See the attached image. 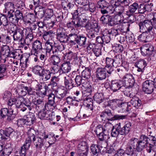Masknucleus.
I'll use <instances>...</instances> for the list:
<instances>
[{
	"label": "nucleus",
	"instance_id": "obj_41",
	"mask_svg": "<svg viewBox=\"0 0 156 156\" xmlns=\"http://www.w3.org/2000/svg\"><path fill=\"white\" fill-rule=\"evenodd\" d=\"M93 98L94 100L99 104L103 102L105 99L102 93H96L93 97Z\"/></svg>",
	"mask_w": 156,
	"mask_h": 156
},
{
	"label": "nucleus",
	"instance_id": "obj_32",
	"mask_svg": "<svg viewBox=\"0 0 156 156\" xmlns=\"http://www.w3.org/2000/svg\"><path fill=\"white\" fill-rule=\"evenodd\" d=\"M67 34L66 32H61L57 33L56 39L61 43H67Z\"/></svg>",
	"mask_w": 156,
	"mask_h": 156
},
{
	"label": "nucleus",
	"instance_id": "obj_9",
	"mask_svg": "<svg viewBox=\"0 0 156 156\" xmlns=\"http://www.w3.org/2000/svg\"><path fill=\"white\" fill-rule=\"evenodd\" d=\"M100 21L104 25L108 24V26H113L119 23H122V20H120L115 22L113 20L111 16L108 15H104L102 16L100 18Z\"/></svg>",
	"mask_w": 156,
	"mask_h": 156
},
{
	"label": "nucleus",
	"instance_id": "obj_30",
	"mask_svg": "<svg viewBox=\"0 0 156 156\" xmlns=\"http://www.w3.org/2000/svg\"><path fill=\"white\" fill-rule=\"evenodd\" d=\"M51 73L49 70L44 68L42 71H41L40 76L43 81H46L50 78Z\"/></svg>",
	"mask_w": 156,
	"mask_h": 156
},
{
	"label": "nucleus",
	"instance_id": "obj_27",
	"mask_svg": "<svg viewBox=\"0 0 156 156\" xmlns=\"http://www.w3.org/2000/svg\"><path fill=\"white\" fill-rule=\"evenodd\" d=\"M1 25L2 24L3 26L7 28L9 31L12 26H14L15 24L12 23L8 20V18L5 15H3L1 17Z\"/></svg>",
	"mask_w": 156,
	"mask_h": 156
},
{
	"label": "nucleus",
	"instance_id": "obj_45",
	"mask_svg": "<svg viewBox=\"0 0 156 156\" xmlns=\"http://www.w3.org/2000/svg\"><path fill=\"white\" fill-rule=\"evenodd\" d=\"M12 41L11 37L8 34H1V42L5 44H8L11 43Z\"/></svg>",
	"mask_w": 156,
	"mask_h": 156
},
{
	"label": "nucleus",
	"instance_id": "obj_49",
	"mask_svg": "<svg viewBox=\"0 0 156 156\" xmlns=\"http://www.w3.org/2000/svg\"><path fill=\"white\" fill-rule=\"evenodd\" d=\"M121 100L119 99H113L110 100L108 101V106H114L116 108L119 107V104L121 102Z\"/></svg>",
	"mask_w": 156,
	"mask_h": 156
},
{
	"label": "nucleus",
	"instance_id": "obj_44",
	"mask_svg": "<svg viewBox=\"0 0 156 156\" xmlns=\"http://www.w3.org/2000/svg\"><path fill=\"white\" fill-rule=\"evenodd\" d=\"M126 14L128 16L127 20L128 22L130 23H132L138 20L139 18H140V16H137L133 15L128 12H126Z\"/></svg>",
	"mask_w": 156,
	"mask_h": 156
},
{
	"label": "nucleus",
	"instance_id": "obj_20",
	"mask_svg": "<svg viewBox=\"0 0 156 156\" xmlns=\"http://www.w3.org/2000/svg\"><path fill=\"white\" fill-rule=\"evenodd\" d=\"M113 61L112 55L106 57L105 59V65L104 67L112 73L113 71V67L115 66Z\"/></svg>",
	"mask_w": 156,
	"mask_h": 156
},
{
	"label": "nucleus",
	"instance_id": "obj_64",
	"mask_svg": "<svg viewBox=\"0 0 156 156\" xmlns=\"http://www.w3.org/2000/svg\"><path fill=\"white\" fill-rule=\"evenodd\" d=\"M138 139L133 137L130 139L127 144L129 145L135 149L137 143Z\"/></svg>",
	"mask_w": 156,
	"mask_h": 156
},
{
	"label": "nucleus",
	"instance_id": "obj_52",
	"mask_svg": "<svg viewBox=\"0 0 156 156\" xmlns=\"http://www.w3.org/2000/svg\"><path fill=\"white\" fill-rule=\"evenodd\" d=\"M4 134L7 139L10 138V136L12 134L15 133L14 130L11 127H9L5 128L4 129H2Z\"/></svg>",
	"mask_w": 156,
	"mask_h": 156
},
{
	"label": "nucleus",
	"instance_id": "obj_7",
	"mask_svg": "<svg viewBox=\"0 0 156 156\" xmlns=\"http://www.w3.org/2000/svg\"><path fill=\"white\" fill-rule=\"evenodd\" d=\"M111 89L113 92L119 90L121 91H124L126 89V86H124V82L121 80H115L111 81L110 86Z\"/></svg>",
	"mask_w": 156,
	"mask_h": 156
},
{
	"label": "nucleus",
	"instance_id": "obj_25",
	"mask_svg": "<svg viewBox=\"0 0 156 156\" xmlns=\"http://www.w3.org/2000/svg\"><path fill=\"white\" fill-rule=\"evenodd\" d=\"M8 66L5 64L0 65V79L3 80L6 78L8 75Z\"/></svg>",
	"mask_w": 156,
	"mask_h": 156
},
{
	"label": "nucleus",
	"instance_id": "obj_58",
	"mask_svg": "<svg viewBox=\"0 0 156 156\" xmlns=\"http://www.w3.org/2000/svg\"><path fill=\"white\" fill-rule=\"evenodd\" d=\"M92 88L91 85L88 84L87 87H85L84 90L82 91L84 95L88 96L92 93Z\"/></svg>",
	"mask_w": 156,
	"mask_h": 156
},
{
	"label": "nucleus",
	"instance_id": "obj_62",
	"mask_svg": "<svg viewBox=\"0 0 156 156\" xmlns=\"http://www.w3.org/2000/svg\"><path fill=\"white\" fill-rule=\"evenodd\" d=\"M50 58L52 65L58 64L60 62V57L56 55H51Z\"/></svg>",
	"mask_w": 156,
	"mask_h": 156
},
{
	"label": "nucleus",
	"instance_id": "obj_31",
	"mask_svg": "<svg viewBox=\"0 0 156 156\" xmlns=\"http://www.w3.org/2000/svg\"><path fill=\"white\" fill-rule=\"evenodd\" d=\"M30 144L25 141V143L18 149V151L21 156H26L27 151L28 149Z\"/></svg>",
	"mask_w": 156,
	"mask_h": 156
},
{
	"label": "nucleus",
	"instance_id": "obj_3",
	"mask_svg": "<svg viewBox=\"0 0 156 156\" xmlns=\"http://www.w3.org/2000/svg\"><path fill=\"white\" fill-rule=\"evenodd\" d=\"M105 126L99 124L95 127L94 130L97 136L99 139L98 143L99 145H101V147L103 148L106 147L107 144L106 141L109 138L108 135L105 133L106 130L105 128Z\"/></svg>",
	"mask_w": 156,
	"mask_h": 156
},
{
	"label": "nucleus",
	"instance_id": "obj_22",
	"mask_svg": "<svg viewBox=\"0 0 156 156\" xmlns=\"http://www.w3.org/2000/svg\"><path fill=\"white\" fill-rule=\"evenodd\" d=\"M61 5L62 9L65 10L73 11L75 9H76L77 5L70 2H62L61 3Z\"/></svg>",
	"mask_w": 156,
	"mask_h": 156
},
{
	"label": "nucleus",
	"instance_id": "obj_11",
	"mask_svg": "<svg viewBox=\"0 0 156 156\" xmlns=\"http://www.w3.org/2000/svg\"><path fill=\"white\" fill-rule=\"evenodd\" d=\"M56 97L61 100L64 98L68 93L67 89L64 86H59L54 90Z\"/></svg>",
	"mask_w": 156,
	"mask_h": 156
},
{
	"label": "nucleus",
	"instance_id": "obj_36",
	"mask_svg": "<svg viewBox=\"0 0 156 156\" xmlns=\"http://www.w3.org/2000/svg\"><path fill=\"white\" fill-rule=\"evenodd\" d=\"M53 33L52 30L44 31L43 33V38L46 41H54L52 40Z\"/></svg>",
	"mask_w": 156,
	"mask_h": 156
},
{
	"label": "nucleus",
	"instance_id": "obj_40",
	"mask_svg": "<svg viewBox=\"0 0 156 156\" xmlns=\"http://www.w3.org/2000/svg\"><path fill=\"white\" fill-rule=\"evenodd\" d=\"M32 101L36 106V109L37 110L41 109L44 105V101L42 99H33Z\"/></svg>",
	"mask_w": 156,
	"mask_h": 156
},
{
	"label": "nucleus",
	"instance_id": "obj_48",
	"mask_svg": "<svg viewBox=\"0 0 156 156\" xmlns=\"http://www.w3.org/2000/svg\"><path fill=\"white\" fill-rule=\"evenodd\" d=\"M44 68L39 65H36L32 68V71L35 74L39 76L41 74V71L44 69Z\"/></svg>",
	"mask_w": 156,
	"mask_h": 156
},
{
	"label": "nucleus",
	"instance_id": "obj_4",
	"mask_svg": "<svg viewBox=\"0 0 156 156\" xmlns=\"http://www.w3.org/2000/svg\"><path fill=\"white\" fill-rule=\"evenodd\" d=\"M25 118H26L20 119L18 120L17 124L19 126H30L36 122V115L34 113L29 112Z\"/></svg>",
	"mask_w": 156,
	"mask_h": 156
},
{
	"label": "nucleus",
	"instance_id": "obj_14",
	"mask_svg": "<svg viewBox=\"0 0 156 156\" xmlns=\"http://www.w3.org/2000/svg\"><path fill=\"white\" fill-rule=\"evenodd\" d=\"M154 88L152 80H147L143 83V90L146 93L151 94L153 91Z\"/></svg>",
	"mask_w": 156,
	"mask_h": 156
},
{
	"label": "nucleus",
	"instance_id": "obj_15",
	"mask_svg": "<svg viewBox=\"0 0 156 156\" xmlns=\"http://www.w3.org/2000/svg\"><path fill=\"white\" fill-rule=\"evenodd\" d=\"M142 32V33L137 37L138 40L141 42L146 43L151 41L154 38L153 34H151L149 32Z\"/></svg>",
	"mask_w": 156,
	"mask_h": 156
},
{
	"label": "nucleus",
	"instance_id": "obj_26",
	"mask_svg": "<svg viewBox=\"0 0 156 156\" xmlns=\"http://www.w3.org/2000/svg\"><path fill=\"white\" fill-rule=\"evenodd\" d=\"M5 13L7 12L8 14L14 12L15 5L13 2H7L4 4Z\"/></svg>",
	"mask_w": 156,
	"mask_h": 156
},
{
	"label": "nucleus",
	"instance_id": "obj_10",
	"mask_svg": "<svg viewBox=\"0 0 156 156\" xmlns=\"http://www.w3.org/2000/svg\"><path fill=\"white\" fill-rule=\"evenodd\" d=\"M111 4L112 6V12L115 11L119 16L118 17L120 18V16L123 12L124 7L120 5L119 2L118 0H111Z\"/></svg>",
	"mask_w": 156,
	"mask_h": 156
},
{
	"label": "nucleus",
	"instance_id": "obj_37",
	"mask_svg": "<svg viewBox=\"0 0 156 156\" xmlns=\"http://www.w3.org/2000/svg\"><path fill=\"white\" fill-rule=\"evenodd\" d=\"M78 34L75 33H71L67 35V43H70L72 45H75Z\"/></svg>",
	"mask_w": 156,
	"mask_h": 156
},
{
	"label": "nucleus",
	"instance_id": "obj_59",
	"mask_svg": "<svg viewBox=\"0 0 156 156\" xmlns=\"http://www.w3.org/2000/svg\"><path fill=\"white\" fill-rule=\"evenodd\" d=\"M23 59H22L20 60V66L21 67L22 70H24L26 69V68L28 67V62L29 60L28 58L25 57L24 61H23Z\"/></svg>",
	"mask_w": 156,
	"mask_h": 156
},
{
	"label": "nucleus",
	"instance_id": "obj_57",
	"mask_svg": "<svg viewBox=\"0 0 156 156\" xmlns=\"http://www.w3.org/2000/svg\"><path fill=\"white\" fill-rule=\"evenodd\" d=\"M58 64L52 65L50 69V71L51 73L55 74L60 72L61 70V66H58Z\"/></svg>",
	"mask_w": 156,
	"mask_h": 156
},
{
	"label": "nucleus",
	"instance_id": "obj_34",
	"mask_svg": "<svg viewBox=\"0 0 156 156\" xmlns=\"http://www.w3.org/2000/svg\"><path fill=\"white\" fill-rule=\"evenodd\" d=\"M112 115L111 111L109 109H105L100 115V117L107 118L109 121H111Z\"/></svg>",
	"mask_w": 156,
	"mask_h": 156
},
{
	"label": "nucleus",
	"instance_id": "obj_39",
	"mask_svg": "<svg viewBox=\"0 0 156 156\" xmlns=\"http://www.w3.org/2000/svg\"><path fill=\"white\" fill-rule=\"evenodd\" d=\"M109 33L107 29H105L102 31V34L103 36L102 37L104 43H108L110 42L111 40V36Z\"/></svg>",
	"mask_w": 156,
	"mask_h": 156
},
{
	"label": "nucleus",
	"instance_id": "obj_29",
	"mask_svg": "<svg viewBox=\"0 0 156 156\" xmlns=\"http://www.w3.org/2000/svg\"><path fill=\"white\" fill-rule=\"evenodd\" d=\"M75 44H77L80 46H83L86 44L87 37L83 34H78L76 37Z\"/></svg>",
	"mask_w": 156,
	"mask_h": 156
},
{
	"label": "nucleus",
	"instance_id": "obj_6",
	"mask_svg": "<svg viewBox=\"0 0 156 156\" xmlns=\"http://www.w3.org/2000/svg\"><path fill=\"white\" fill-rule=\"evenodd\" d=\"M16 113L14 112L13 109L10 107L9 109L6 108H2L0 110V116L2 118L7 117L8 121L13 120L15 117Z\"/></svg>",
	"mask_w": 156,
	"mask_h": 156
},
{
	"label": "nucleus",
	"instance_id": "obj_42",
	"mask_svg": "<svg viewBox=\"0 0 156 156\" xmlns=\"http://www.w3.org/2000/svg\"><path fill=\"white\" fill-rule=\"evenodd\" d=\"M55 42L54 41H46L45 42V49L46 51V54L47 53H50L52 50V48L54 45V43Z\"/></svg>",
	"mask_w": 156,
	"mask_h": 156
},
{
	"label": "nucleus",
	"instance_id": "obj_23",
	"mask_svg": "<svg viewBox=\"0 0 156 156\" xmlns=\"http://www.w3.org/2000/svg\"><path fill=\"white\" fill-rule=\"evenodd\" d=\"M61 70L60 72V76L63 74L64 76H67L66 73L71 70L70 63L68 62H64L61 66Z\"/></svg>",
	"mask_w": 156,
	"mask_h": 156
},
{
	"label": "nucleus",
	"instance_id": "obj_43",
	"mask_svg": "<svg viewBox=\"0 0 156 156\" xmlns=\"http://www.w3.org/2000/svg\"><path fill=\"white\" fill-rule=\"evenodd\" d=\"M15 104L17 108H21L24 105V103L23 102L24 98L22 96H18L15 98Z\"/></svg>",
	"mask_w": 156,
	"mask_h": 156
},
{
	"label": "nucleus",
	"instance_id": "obj_38",
	"mask_svg": "<svg viewBox=\"0 0 156 156\" xmlns=\"http://www.w3.org/2000/svg\"><path fill=\"white\" fill-rule=\"evenodd\" d=\"M49 111H46L45 109H43L38 113L39 118L41 120L47 119L49 117Z\"/></svg>",
	"mask_w": 156,
	"mask_h": 156
},
{
	"label": "nucleus",
	"instance_id": "obj_51",
	"mask_svg": "<svg viewBox=\"0 0 156 156\" xmlns=\"http://www.w3.org/2000/svg\"><path fill=\"white\" fill-rule=\"evenodd\" d=\"M40 136L39 138L37 140V142L36 144H35L36 147L38 149H40L43 145V140L44 139V136L43 133H42V135L40 134Z\"/></svg>",
	"mask_w": 156,
	"mask_h": 156
},
{
	"label": "nucleus",
	"instance_id": "obj_46",
	"mask_svg": "<svg viewBox=\"0 0 156 156\" xmlns=\"http://www.w3.org/2000/svg\"><path fill=\"white\" fill-rule=\"evenodd\" d=\"M91 70L89 68H86L82 72L81 76L85 79L90 78L91 76Z\"/></svg>",
	"mask_w": 156,
	"mask_h": 156
},
{
	"label": "nucleus",
	"instance_id": "obj_28",
	"mask_svg": "<svg viewBox=\"0 0 156 156\" xmlns=\"http://www.w3.org/2000/svg\"><path fill=\"white\" fill-rule=\"evenodd\" d=\"M64 85L66 87V88L70 90L73 87H75L74 82L72 79L69 78V76H64Z\"/></svg>",
	"mask_w": 156,
	"mask_h": 156
},
{
	"label": "nucleus",
	"instance_id": "obj_60",
	"mask_svg": "<svg viewBox=\"0 0 156 156\" xmlns=\"http://www.w3.org/2000/svg\"><path fill=\"white\" fill-rule=\"evenodd\" d=\"M13 56L12 58L19 60H20L23 58V54L19 50H15Z\"/></svg>",
	"mask_w": 156,
	"mask_h": 156
},
{
	"label": "nucleus",
	"instance_id": "obj_53",
	"mask_svg": "<svg viewBox=\"0 0 156 156\" xmlns=\"http://www.w3.org/2000/svg\"><path fill=\"white\" fill-rule=\"evenodd\" d=\"M98 7L99 8H107L109 7H112V5H109L108 3L105 0H100L98 2Z\"/></svg>",
	"mask_w": 156,
	"mask_h": 156
},
{
	"label": "nucleus",
	"instance_id": "obj_13",
	"mask_svg": "<svg viewBox=\"0 0 156 156\" xmlns=\"http://www.w3.org/2000/svg\"><path fill=\"white\" fill-rule=\"evenodd\" d=\"M83 27H85L87 32L89 30L94 31L96 33H99L100 27L97 23H94L91 21L88 20L85 23V25L83 26Z\"/></svg>",
	"mask_w": 156,
	"mask_h": 156
},
{
	"label": "nucleus",
	"instance_id": "obj_54",
	"mask_svg": "<svg viewBox=\"0 0 156 156\" xmlns=\"http://www.w3.org/2000/svg\"><path fill=\"white\" fill-rule=\"evenodd\" d=\"M85 80L83 79L82 77L80 75H77L75 79L74 82L75 87H78L80 86L81 84L84 83L83 81Z\"/></svg>",
	"mask_w": 156,
	"mask_h": 156
},
{
	"label": "nucleus",
	"instance_id": "obj_17",
	"mask_svg": "<svg viewBox=\"0 0 156 156\" xmlns=\"http://www.w3.org/2000/svg\"><path fill=\"white\" fill-rule=\"evenodd\" d=\"M110 54L112 55L114 63V64L116 65V66H125V63H127L126 62L122 61L121 55L117 53L115 54V52H110Z\"/></svg>",
	"mask_w": 156,
	"mask_h": 156
},
{
	"label": "nucleus",
	"instance_id": "obj_50",
	"mask_svg": "<svg viewBox=\"0 0 156 156\" xmlns=\"http://www.w3.org/2000/svg\"><path fill=\"white\" fill-rule=\"evenodd\" d=\"M77 149L81 150H83L86 151H88V144L85 141L81 142L78 144Z\"/></svg>",
	"mask_w": 156,
	"mask_h": 156
},
{
	"label": "nucleus",
	"instance_id": "obj_19",
	"mask_svg": "<svg viewBox=\"0 0 156 156\" xmlns=\"http://www.w3.org/2000/svg\"><path fill=\"white\" fill-rule=\"evenodd\" d=\"M121 80L124 82V86L127 82V83H129V86L130 87H133L135 83L134 77L130 73H126L122 77V80Z\"/></svg>",
	"mask_w": 156,
	"mask_h": 156
},
{
	"label": "nucleus",
	"instance_id": "obj_47",
	"mask_svg": "<svg viewBox=\"0 0 156 156\" xmlns=\"http://www.w3.org/2000/svg\"><path fill=\"white\" fill-rule=\"evenodd\" d=\"M73 11L74 12L72 14L73 15V17H74V16H76V15L77 16L80 13L81 14L84 13L86 10L84 7V6H83L82 7L80 6L78 7H77L76 9H75Z\"/></svg>",
	"mask_w": 156,
	"mask_h": 156
},
{
	"label": "nucleus",
	"instance_id": "obj_33",
	"mask_svg": "<svg viewBox=\"0 0 156 156\" xmlns=\"http://www.w3.org/2000/svg\"><path fill=\"white\" fill-rule=\"evenodd\" d=\"M129 102L132 105L137 108H139L142 105L141 100L139 98L135 96L132 97Z\"/></svg>",
	"mask_w": 156,
	"mask_h": 156
},
{
	"label": "nucleus",
	"instance_id": "obj_5",
	"mask_svg": "<svg viewBox=\"0 0 156 156\" xmlns=\"http://www.w3.org/2000/svg\"><path fill=\"white\" fill-rule=\"evenodd\" d=\"M140 49L141 55L144 56H154L156 52L154 47L149 43L144 45Z\"/></svg>",
	"mask_w": 156,
	"mask_h": 156
},
{
	"label": "nucleus",
	"instance_id": "obj_2",
	"mask_svg": "<svg viewBox=\"0 0 156 156\" xmlns=\"http://www.w3.org/2000/svg\"><path fill=\"white\" fill-rule=\"evenodd\" d=\"M10 34H12V36L14 41L16 42L22 41L24 37L26 35L27 30L23 27L17 26L16 24L10 28L9 30Z\"/></svg>",
	"mask_w": 156,
	"mask_h": 156
},
{
	"label": "nucleus",
	"instance_id": "obj_63",
	"mask_svg": "<svg viewBox=\"0 0 156 156\" xmlns=\"http://www.w3.org/2000/svg\"><path fill=\"white\" fill-rule=\"evenodd\" d=\"M14 18H16V20L18 21L20 20H21L23 18V14L22 11L20 10H16L14 11Z\"/></svg>",
	"mask_w": 156,
	"mask_h": 156
},
{
	"label": "nucleus",
	"instance_id": "obj_21",
	"mask_svg": "<svg viewBox=\"0 0 156 156\" xmlns=\"http://www.w3.org/2000/svg\"><path fill=\"white\" fill-rule=\"evenodd\" d=\"M15 50L11 49L9 46L4 45L1 47V51L8 57L12 58Z\"/></svg>",
	"mask_w": 156,
	"mask_h": 156
},
{
	"label": "nucleus",
	"instance_id": "obj_18",
	"mask_svg": "<svg viewBox=\"0 0 156 156\" xmlns=\"http://www.w3.org/2000/svg\"><path fill=\"white\" fill-rule=\"evenodd\" d=\"M49 88L46 84L43 87L41 85H38L37 89L36 90V94L40 97H44L47 95V92Z\"/></svg>",
	"mask_w": 156,
	"mask_h": 156
},
{
	"label": "nucleus",
	"instance_id": "obj_61",
	"mask_svg": "<svg viewBox=\"0 0 156 156\" xmlns=\"http://www.w3.org/2000/svg\"><path fill=\"white\" fill-rule=\"evenodd\" d=\"M72 21L75 28H77L79 27H83V25H82V23L81 22V20H80V17L79 16L78 17L77 16L76 18L72 20Z\"/></svg>",
	"mask_w": 156,
	"mask_h": 156
},
{
	"label": "nucleus",
	"instance_id": "obj_16",
	"mask_svg": "<svg viewBox=\"0 0 156 156\" xmlns=\"http://www.w3.org/2000/svg\"><path fill=\"white\" fill-rule=\"evenodd\" d=\"M44 48L42 45V42L40 41L36 40L32 43V52L34 55L38 54L42 51Z\"/></svg>",
	"mask_w": 156,
	"mask_h": 156
},
{
	"label": "nucleus",
	"instance_id": "obj_35",
	"mask_svg": "<svg viewBox=\"0 0 156 156\" xmlns=\"http://www.w3.org/2000/svg\"><path fill=\"white\" fill-rule=\"evenodd\" d=\"M99 146L101 147V145L92 144L90 146V151L93 154V156H98L99 153L101 152V149L99 147Z\"/></svg>",
	"mask_w": 156,
	"mask_h": 156
},
{
	"label": "nucleus",
	"instance_id": "obj_1",
	"mask_svg": "<svg viewBox=\"0 0 156 156\" xmlns=\"http://www.w3.org/2000/svg\"><path fill=\"white\" fill-rule=\"evenodd\" d=\"M124 126L121 127V123H119L112 126L111 130V136L112 137H116L119 135L125 136L130 131L131 128V123L127 122H125Z\"/></svg>",
	"mask_w": 156,
	"mask_h": 156
},
{
	"label": "nucleus",
	"instance_id": "obj_56",
	"mask_svg": "<svg viewBox=\"0 0 156 156\" xmlns=\"http://www.w3.org/2000/svg\"><path fill=\"white\" fill-rule=\"evenodd\" d=\"M139 5L137 3L134 2L129 6L128 9L129 13L133 14L134 12L138 9Z\"/></svg>",
	"mask_w": 156,
	"mask_h": 156
},
{
	"label": "nucleus",
	"instance_id": "obj_12",
	"mask_svg": "<svg viewBox=\"0 0 156 156\" xmlns=\"http://www.w3.org/2000/svg\"><path fill=\"white\" fill-rule=\"evenodd\" d=\"M55 94H53L52 92L48 94V101L47 104L44 106L46 109H48L49 111H53L56 107L55 101Z\"/></svg>",
	"mask_w": 156,
	"mask_h": 156
},
{
	"label": "nucleus",
	"instance_id": "obj_55",
	"mask_svg": "<svg viewBox=\"0 0 156 156\" xmlns=\"http://www.w3.org/2000/svg\"><path fill=\"white\" fill-rule=\"evenodd\" d=\"M59 80V78L58 77L54 76L51 77V81L47 85L48 86V87L50 86H51V87H56L57 86L58 82Z\"/></svg>",
	"mask_w": 156,
	"mask_h": 156
},
{
	"label": "nucleus",
	"instance_id": "obj_8",
	"mask_svg": "<svg viewBox=\"0 0 156 156\" xmlns=\"http://www.w3.org/2000/svg\"><path fill=\"white\" fill-rule=\"evenodd\" d=\"M107 73L110 76L112 73L105 67H98L96 71L95 76L97 81H102L105 79L107 77Z\"/></svg>",
	"mask_w": 156,
	"mask_h": 156
},
{
	"label": "nucleus",
	"instance_id": "obj_24",
	"mask_svg": "<svg viewBox=\"0 0 156 156\" xmlns=\"http://www.w3.org/2000/svg\"><path fill=\"white\" fill-rule=\"evenodd\" d=\"M36 132L34 129L33 128L30 127L27 132L28 137L26 139L25 141L30 144L32 140H34V139H35V138L36 137Z\"/></svg>",
	"mask_w": 156,
	"mask_h": 156
}]
</instances>
